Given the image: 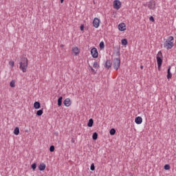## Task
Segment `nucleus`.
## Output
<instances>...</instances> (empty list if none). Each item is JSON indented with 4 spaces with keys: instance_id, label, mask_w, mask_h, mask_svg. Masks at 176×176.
Listing matches in <instances>:
<instances>
[{
    "instance_id": "c9c22d12",
    "label": "nucleus",
    "mask_w": 176,
    "mask_h": 176,
    "mask_svg": "<svg viewBox=\"0 0 176 176\" xmlns=\"http://www.w3.org/2000/svg\"><path fill=\"white\" fill-rule=\"evenodd\" d=\"M71 142H72V144L75 143V139H74V138H72V140H71Z\"/></svg>"
},
{
    "instance_id": "a211bd4d",
    "label": "nucleus",
    "mask_w": 176,
    "mask_h": 176,
    "mask_svg": "<svg viewBox=\"0 0 176 176\" xmlns=\"http://www.w3.org/2000/svg\"><path fill=\"white\" fill-rule=\"evenodd\" d=\"M63 105V96H60L58 99V107Z\"/></svg>"
},
{
    "instance_id": "f3484780",
    "label": "nucleus",
    "mask_w": 176,
    "mask_h": 176,
    "mask_svg": "<svg viewBox=\"0 0 176 176\" xmlns=\"http://www.w3.org/2000/svg\"><path fill=\"white\" fill-rule=\"evenodd\" d=\"M34 108L35 109H39L41 108V102H35L34 103Z\"/></svg>"
},
{
    "instance_id": "0eeeda50",
    "label": "nucleus",
    "mask_w": 176,
    "mask_h": 176,
    "mask_svg": "<svg viewBox=\"0 0 176 176\" xmlns=\"http://www.w3.org/2000/svg\"><path fill=\"white\" fill-rule=\"evenodd\" d=\"M91 54L93 58H97L98 57V51L97 50V48L93 47L91 50Z\"/></svg>"
},
{
    "instance_id": "e433bc0d",
    "label": "nucleus",
    "mask_w": 176,
    "mask_h": 176,
    "mask_svg": "<svg viewBox=\"0 0 176 176\" xmlns=\"http://www.w3.org/2000/svg\"><path fill=\"white\" fill-rule=\"evenodd\" d=\"M140 69H144V66L143 65L140 66Z\"/></svg>"
},
{
    "instance_id": "f8f14e48",
    "label": "nucleus",
    "mask_w": 176,
    "mask_h": 176,
    "mask_svg": "<svg viewBox=\"0 0 176 176\" xmlns=\"http://www.w3.org/2000/svg\"><path fill=\"white\" fill-rule=\"evenodd\" d=\"M72 52H73L74 56H78V54H79V53H80V50H79V48L78 47H73Z\"/></svg>"
},
{
    "instance_id": "f704fd0d",
    "label": "nucleus",
    "mask_w": 176,
    "mask_h": 176,
    "mask_svg": "<svg viewBox=\"0 0 176 176\" xmlns=\"http://www.w3.org/2000/svg\"><path fill=\"white\" fill-rule=\"evenodd\" d=\"M116 56H120V51L116 52Z\"/></svg>"
},
{
    "instance_id": "39448f33",
    "label": "nucleus",
    "mask_w": 176,
    "mask_h": 176,
    "mask_svg": "<svg viewBox=\"0 0 176 176\" xmlns=\"http://www.w3.org/2000/svg\"><path fill=\"white\" fill-rule=\"evenodd\" d=\"M144 6H148L150 10H156V1L151 0L147 4H144Z\"/></svg>"
},
{
    "instance_id": "f03ea898",
    "label": "nucleus",
    "mask_w": 176,
    "mask_h": 176,
    "mask_svg": "<svg viewBox=\"0 0 176 176\" xmlns=\"http://www.w3.org/2000/svg\"><path fill=\"white\" fill-rule=\"evenodd\" d=\"M19 69L22 72H27V68H28V58L26 57H22L21 62L19 63Z\"/></svg>"
},
{
    "instance_id": "9b49d317",
    "label": "nucleus",
    "mask_w": 176,
    "mask_h": 176,
    "mask_svg": "<svg viewBox=\"0 0 176 176\" xmlns=\"http://www.w3.org/2000/svg\"><path fill=\"white\" fill-rule=\"evenodd\" d=\"M167 79H171L173 78V74H171V66H169L167 69Z\"/></svg>"
},
{
    "instance_id": "dca6fc26",
    "label": "nucleus",
    "mask_w": 176,
    "mask_h": 176,
    "mask_svg": "<svg viewBox=\"0 0 176 176\" xmlns=\"http://www.w3.org/2000/svg\"><path fill=\"white\" fill-rule=\"evenodd\" d=\"M93 124H94V120H93V118H90L89 120L88 123H87V126L88 127H93Z\"/></svg>"
},
{
    "instance_id": "6e6552de",
    "label": "nucleus",
    "mask_w": 176,
    "mask_h": 176,
    "mask_svg": "<svg viewBox=\"0 0 176 176\" xmlns=\"http://www.w3.org/2000/svg\"><path fill=\"white\" fill-rule=\"evenodd\" d=\"M92 24L93 27L95 28H98V27H100V19L98 18L94 19Z\"/></svg>"
},
{
    "instance_id": "4be33fe9",
    "label": "nucleus",
    "mask_w": 176,
    "mask_h": 176,
    "mask_svg": "<svg viewBox=\"0 0 176 176\" xmlns=\"http://www.w3.org/2000/svg\"><path fill=\"white\" fill-rule=\"evenodd\" d=\"M97 138H98V133H97V132H94L92 135V139L94 141H96Z\"/></svg>"
},
{
    "instance_id": "6ab92c4d",
    "label": "nucleus",
    "mask_w": 176,
    "mask_h": 176,
    "mask_svg": "<svg viewBox=\"0 0 176 176\" xmlns=\"http://www.w3.org/2000/svg\"><path fill=\"white\" fill-rule=\"evenodd\" d=\"M121 43L122 45V46H126V45L129 43V42L127 41V38H123L121 40Z\"/></svg>"
},
{
    "instance_id": "a878e982",
    "label": "nucleus",
    "mask_w": 176,
    "mask_h": 176,
    "mask_svg": "<svg viewBox=\"0 0 176 176\" xmlns=\"http://www.w3.org/2000/svg\"><path fill=\"white\" fill-rule=\"evenodd\" d=\"M91 171H94L96 170V166H94V163H92L90 166Z\"/></svg>"
},
{
    "instance_id": "7c9ffc66",
    "label": "nucleus",
    "mask_w": 176,
    "mask_h": 176,
    "mask_svg": "<svg viewBox=\"0 0 176 176\" xmlns=\"http://www.w3.org/2000/svg\"><path fill=\"white\" fill-rule=\"evenodd\" d=\"M89 68L91 71V72H93L94 74H97V72H96V70L93 68V67L89 65Z\"/></svg>"
},
{
    "instance_id": "393cba45",
    "label": "nucleus",
    "mask_w": 176,
    "mask_h": 176,
    "mask_svg": "<svg viewBox=\"0 0 176 176\" xmlns=\"http://www.w3.org/2000/svg\"><path fill=\"white\" fill-rule=\"evenodd\" d=\"M93 67L95 69L100 68V65H98V63L97 62H94V65H93Z\"/></svg>"
},
{
    "instance_id": "412c9836",
    "label": "nucleus",
    "mask_w": 176,
    "mask_h": 176,
    "mask_svg": "<svg viewBox=\"0 0 176 176\" xmlns=\"http://www.w3.org/2000/svg\"><path fill=\"white\" fill-rule=\"evenodd\" d=\"M14 134L15 135H19V134H20V129H19L18 126H16V127L14 129Z\"/></svg>"
},
{
    "instance_id": "72a5a7b5",
    "label": "nucleus",
    "mask_w": 176,
    "mask_h": 176,
    "mask_svg": "<svg viewBox=\"0 0 176 176\" xmlns=\"http://www.w3.org/2000/svg\"><path fill=\"white\" fill-rule=\"evenodd\" d=\"M80 31H85V25L82 24L80 27Z\"/></svg>"
},
{
    "instance_id": "9d476101",
    "label": "nucleus",
    "mask_w": 176,
    "mask_h": 176,
    "mask_svg": "<svg viewBox=\"0 0 176 176\" xmlns=\"http://www.w3.org/2000/svg\"><path fill=\"white\" fill-rule=\"evenodd\" d=\"M112 67V63L111 62V60H107L104 63V68H107V69H109Z\"/></svg>"
},
{
    "instance_id": "c85d7f7f",
    "label": "nucleus",
    "mask_w": 176,
    "mask_h": 176,
    "mask_svg": "<svg viewBox=\"0 0 176 176\" xmlns=\"http://www.w3.org/2000/svg\"><path fill=\"white\" fill-rule=\"evenodd\" d=\"M54 149H55V148H54V145L50 146V152H54Z\"/></svg>"
},
{
    "instance_id": "7ed1b4c3",
    "label": "nucleus",
    "mask_w": 176,
    "mask_h": 176,
    "mask_svg": "<svg viewBox=\"0 0 176 176\" xmlns=\"http://www.w3.org/2000/svg\"><path fill=\"white\" fill-rule=\"evenodd\" d=\"M162 57H163V54L162 53V51H160L156 56L158 71H160V69H162V65L163 64V59L162 58Z\"/></svg>"
},
{
    "instance_id": "2eb2a0df",
    "label": "nucleus",
    "mask_w": 176,
    "mask_h": 176,
    "mask_svg": "<svg viewBox=\"0 0 176 176\" xmlns=\"http://www.w3.org/2000/svg\"><path fill=\"white\" fill-rule=\"evenodd\" d=\"M45 168H46V164H45V163H41L38 166V170L40 171H45Z\"/></svg>"
},
{
    "instance_id": "bb28decb",
    "label": "nucleus",
    "mask_w": 176,
    "mask_h": 176,
    "mask_svg": "<svg viewBox=\"0 0 176 176\" xmlns=\"http://www.w3.org/2000/svg\"><path fill=\"white\" fill-rule=\"evenodd\" d=\"M10 87H16V84L14 82V80H12L10 83Z\"/></svg>"
},
{
    "instance_id": "aec40b11",
    "label": "nucleus",
    "mask_w": 176,
    "mask_h": 176,
    "mask_svg": "<svg viewBox=\"0 0 176 176\" xmlns=\"http://www.w3.org/2000/svg\"><path fill=\"white\" fill-rule=\"evenodd\" d=\"M99 47H100V50H104V49L105 47V43H104V41H101L100 43Z\"/></svg>"
},
{
    "instance_id": "b1692460",
    "label": "nucleus",
    "mask_w": 176,
    "mask_h": 176,
    "mask_svg": "<svg viewBox=\"0 0 176 176\" xmlns=\"http://www.w3.org/2000/svg\"><path fill=\"white\" fill-rule=\"evenodd\" d=\"M110 133V135H115V134H116V130H115V129H111L109 131Z\"/></svg>"
},
{
    "instance_id": "cd10ccee",
    "label": "nucleus",
    "mask_w": 176,
    "mask_h": 176,
    "mask_svg": "<svg viewBox=\"0 0 176 176\" xmlns=\"http://www.w3.org/2000/svg\"><path fill=\"white\" fill-rule=\"evenodd\" d=\"M31 168H32V170H35V169L36 168V163H33L31 165Z\"/></svg>"
},
{
    "instance_id": "ddd939ff",
    "label": "nucleus",
    "mask_w": 176,
    "mask_h": 176,
    "mask_svg": "<svg viewBox=\"0 0 176 176\" xmlns=\"http://www.w3.org/2000/svg\"><path fill=\"white\" fill-rule=\"evenodd\" d=\"M135 122L136 124H141L142 123V118L140 116H138L135 118Z\"/></svg>"
},
{
    "instance_id": "c756f323",
    "label": "nucleus",
    "mask_w": 176,
    "mask_h": 176,
    "mask_svg": "<svg viewBox=\"0 0 176 176\" xmlns=\"http://www.w3.org/2000/svg\"><path fill=\"white\" fill-rule=\"evenodd\" d=\"M9 65H10V67H14V61L13 60L10 61Z\"/></svg>"
},
{
    "instance_id": "2f4dec72",
    "label": "nucleus",
    "mask_w": 176,
    "mask_h": 176,
    "mask_svg": "<svg viewBox=\"0 0 176 176\" xmlns=\"http://www.w3.org/2000/svg\"><path fill=\"white\" fill-rule=\"evenodd\" d=\"M150 21H152V23H155V18L153 16H151L149 17Z\"/></svg>"
},
{
    "instance_id": "4468645a",
    "label": "nucleus",
    "mask_w": 176,
    "mask_h": 176,
    "mask_svg": "<svg viewBox=\"0 0 176 176\" xmlns=\"http://www.w3.org/2000/svg\"><path fill=\"white\" fill-rule=\"evenodd\" d=\"M63 104L65 107H69L71 105V99H69V98H66L64 100Z\"/></svg>"
},
{
    "instance_id": "4c0bfd02",
    "label": "nucleus",
    "mask_w": 176,
    "mask_h": 176,
    "mask_svg": "<svg viewBox=\"0 0 176 176\" xmlns=\"http://www.w3.org/2000/svg\"><path fill=\"white\" fill-rule=\"evenodd\" d=\"M64 3V0H60V3Z\"/></svg>"
},
{
    "instance_id": "f257e3e1",
    "label": "nucleus",
    "mask_w": 176,
    "mask_h": 176,
    "mask_svg": "<svg viewBox=\"0 0 176 176\" xmlns=\"http://www.w3.org/2000/svg\"><path fill=\"white\" fill-rule=\"evenodd\" d=\"M164 47L167 50H170V49L174 47V36H170L165 40Z\"/></svg>"
},
{
    "instance_id": "473e14b6",
    "label": "nucleus",
    "mask_w": 176,
    "mask_h": 176,
    "mask_svg": "<svg viewBox=\"0 0 176 176\" xmlns=\"http://www.w3.org/2000/svg\"><path fill=\"white\" fill-rule=\"evenodd\" d=\"M164 170H170V165L169 164H165Z\"/></svg>"
},
{
    "instance_id": "423d86ee",
    "label": "nucleus",
    "mask_w": 176,
    "mask_h": 176,
    "mask_svg": "<svg viewBox=\"0 0 176 176\" xmlns=\"http://www.w3.org/2000/svg\"><path fill=\"white\" fill-rule=\"evenodd\" d=\"M113 8L114 9H116L117 10H119L120 8H122V2L119 0H115L113 1Z\"/></svg>"
},
{
    "instance_id": "5701e85b",
    "label": "nucleus",
    "mask_w": 176,
    "mask_h": 176,
    "mask_svg": "<svg viewBox=\"0 0 176 176\" xmlns=\"http://www.w3.org/2000/svg\"><path fill=\"white\" fill-rule=\"evenodd\" d=\"M43 115V109H40L36 111L37 116H42Z\"/></svg>"
},
{
    "instance_id": "1a4fd4ad",
    "label": "nucleus",
    "mask_w": 176,
    "mask_h": 176,
    "mask_svg": "<svg viewBox=\"0 0 176 176\" xmlns=\"http://www.w3.org/2000/svg\"><path fill=\"white\" fill-rule=\"evenodd\" d=\"M119 31H126V23H121L118 25Z\"/></svg>"
},
{
    "instance_id": "20e7f679",
    "label": "nucleus",
    "mask_w": 176,
    "mask_h": 176,
    "mask_svg": "<svg viewBox=\"0 0 176 176\" xmlns=\"http://www.w3.org/2000/svg\"><path fill=\"white\" fill-rule=\"evenodd\" d=\"M113 67L116 71H118L120 68V58H115L113 60Z\"/></svg>"
}]
</instances>
